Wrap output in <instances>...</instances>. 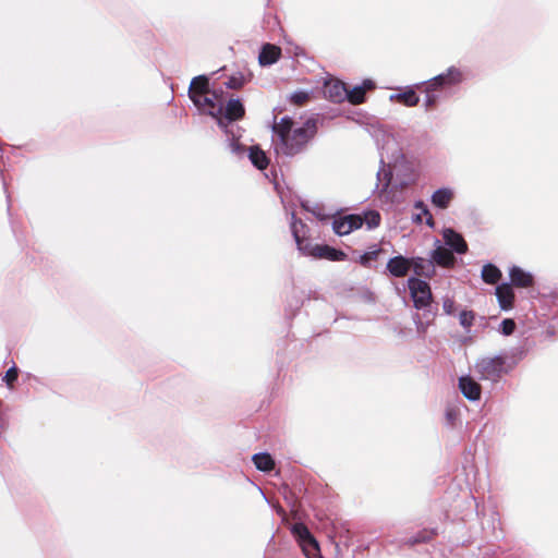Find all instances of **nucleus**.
Here are the masks:
<instances>
[{
  "label": "nucleus",
  "mask_w": 558,
  "mask_h": 558,
  "mask_svg": "<svg viewBox=\"0 0 558 558\" xmlns=\"http://www.w3.org/2000/svg\"><path fill=\"white\" fill-rule=\"evenodd\" d=\"M291 231L296 242L298 248L305 255L312 247L308 235V227L301 219H296L293 216V220L291 222Z\"/></svg>",
  "instance_id": "nucleus-7"
},
{
  "label": "nucleus",
  "mask_w": 558,
  "mask_h": 558,
  "mask_svg": "<svg viewBox=\"0 0 558 558\" xmlns=\"http://www.w3.org/2000/svg\"><path fill=\"white\" fill-rule=\"evenodd\" d=\"M444 312L448 315H452L456 312V302L451 298L444 299L442 302Z\"/></svg>",
  "instance_id": "nucleus-36"
},
{
  "label": "nucleus",
  "mask_w": 558,
  "mask_h": 558,
  "mask_svg": "<svg viewBox=\"0 0 558 558\" xmlns=\"http://www.w3.org/2000/svg\"><path fill=\"white\" fill-rule=\"evenodd\" d=\"M437 535L436 530L434 529H423L420 531L415 536L409 538L405 544L409 546H414L416 544L421 543H427L430 542L435 536Z\"/></svg>",
  "instance_id": "nucleus-27"
},
{
  "label": "nucleus",
  "mask_w": 558,
  "mask_h": 558,
  "mask_svg": "<svg viewBox=\"0 0 558 558\" xmlns=\"http://www.w3.org/2000/svg\"><path fill=\"white\" fill-rule=\"evenodd\" d=\"M411 269V258L402 255L390 258L387 263V270L396 278L405 277Z\"/></svg>",
  "instance_id": "nucleus-11"
},
{
  "label": "nucleus",
  "mask_w": 558,
  "mask_h": 558,
  "mask_svg": "<svg viewBox=\"0 0 558 558\" xmlns=\"http://www.w3.org/2000/svg\"><path fill=\"white\" fill-rule=\"evenodd\" d=\"M496 296L499 303V306L504 311H509L513 307L514 304V292L512 290L511 284L501 283L496 288Z\"/></svg>",
  "instance_id": "nucleus-15"
},
{
  "label": "nucleus",
  "mask_w": 558,
  "mask_h": 558,
  "mask_svg": "<svg viewBox=\"0 0 558 558\" xmlns=\"http://www.w3.org/2000/svg\"><path fill=\"white\" fill-rule=\"evenodd\" d=\"M222 116L229 122L239 121L245 116V108L240 99H230L223 107Z\"/></svg>",
  "instance_id": "nucleus-18"
},
{
  "label": "nucleus",
  "mask_w": 558,
  "mask_h": 558,
  "mask_svg": "<svg viewBox=\"0 0 558 558\" xmlns=\"http://www.w3.org/2000/svg\"><path fill=\"white\" fill-rule=\"evenodd\" d=\"M424 94H426V99H425V107L426 109H433L437 102V95L435 94V92H423Z\"/></svg>",
  "instance_id": "nucleus-37"
},
{
  "label": "nucleus",
  "mask_w": 558,
  "mask_h": 558,
  "mask_svg": "<svg viewBox=\"0 0 558 558\" xmlns=\"http://www.w3.org/2000/svg\"><path fill=\"white\" fill-rule=\"evenodd\" d=\"M292 531H293L294 535L298 536V538L302 543V546H303L304 550L306 551V554H311L312 551L318 550V544H317L316 539L312 536L311 532L304 524H302V523L294 524Z\"/></svg>",
  "instance_id": "nucleus-13"
},
{
  "label": "nucleus",
  "mask_w": 558,
  "mask_h": 558,
  "mask_svg": "<svg viewBox=\"0 0 558 558\" xmlns=\"http://www.w3.org/2000/svg\"><path fill=\"white\" fill-rule=\"evenodd\" d=\"M414 207L418 210V213L415 215L413 220L417 223H421L423 219H425L427 226L434 227V218L427 206L422 201H418L415 203Z\"/></svg>",
  "instance_id": "nucleus-26"
},
{
  "label": "nucleus",
  "mask_w": 558,
  "mask_h": 558,
  "mask_svg": "<svg viewBox=\"0 0 558 558\" xmlns=\"http://www.w3.org/2000/svg\"><path fill=\"white\" fill-rule=\"evenodd\" d=\"M310 93L305 90H298L290 96L291 104L299 107L306 105L310 101Z\"/></svg>",
  "instance_id": "nucleus-30"
},
{
  "label": "nucleus",
  "mask_w": 558,
  "mask_h": 558,
  "mask_svg": "<svg viewBox=\"0 0 558 558\" xmlns=\"http://www.w3.org/2000/svg\"><path fill=\"white\" fill-rule=\"evenodd\" d=\"M463 81V73L460 69L450 66L446 73H441L429 81L417 85L420 92H440L458 85Z\"/></svg>",
  "instance_id": "nucleus-3"
},
{
  "label": "nucleus",
  "mask_w": 558,
  "mask_h": 558,
  "mask_svg": "<svg viewBox=\"0 0 558 558\" xmlns=\"http://www.w3.org/2000/svg\"><path fill=\"white\" fill-rule=\"evenodd\" d=\"M459 388L466 399L471 401H477L481 399L482 387L471 376L460 377Z\"/></svg>",
  "instance_id": "nucleus-12"
},
{
  "label": "nucleus",
  "mask_w": 558,
  "mask_h": 558,
  "mask_svg": "<svg viewBox=\"0 0 558 558\" xmlns=\"http://www.w3.org/2000/svg\"><path fill=\"white\" fill-rule=\"evenodd\" d=\"M408 287L416 310H424L430 305L433 295L426 281L412 277L408 280Z\"/></svg>",
  "instance_id": "nucleus-4"
},
{
  "label": "nucleus",
  "mask_w": 558,
  "mask_h": 558,
  "mask_svg": "<svg viewBox=\"0 0 558 558\" xmlns=\"http://www.w3.org/2000/svg\"><path fill=\"white\" fill-rule=\"evenodd\" d=\"M474 319H475V314L473 311H462L460 313L459 320H460L461 326H463L464 328H470L473 325Z\"/></svg>",
  "instance_id": "nucleus-33"
},
{
  "label": "nucleus",
  "mask_w": 558,
  "mask_h": 558,
  "mask_svg": "<svg viewBox=\"0 0 558 558\" xmlns=\"http://www.w3.org/2000/svg\"><path fill=\"white\" fill-rule=\"evenodd\" d=\"M254 465L257 470L263 472H270L275 469V461L267 452L256 453L252 458Z\"/></svg>",
  "instance_id": "nucleus-24"
},
{
  "label": "nucleus",
  "mask_w": 558,
  "mask_h": 558,
  "mask_svg": "<svg viewBox=\"0 0 558 558\" xmlns=\"http://www.w3.org/2000/svg\"><path fill=\"white\" fill-rule=\"evenodd\" d=\"M8 427V423L7 421L2 417V415L0 414V434L2 432H4Z\"/></svg>",
  "instance_id": "nucleus-40"
},
{
  "label": "nucleus",
  "mask_w": 558,
  "mask_h": 558,
  "mask_svg": "<svg viewBox=\"0 0 558 558\" xmlns=\"http://www.w3.org/2000/svg\"><path fill=\"white\" fill-rule=\"evenodd\" d=\"M363 226V218L361 215H345L335 218L332 221V229L339 235H345Z\"/></svg>",
  "instance_id": "nucleus-6"
},
{
  "label": "nucleus",
  "mask_w": 558,
  "mask_h": 558,
  "mask_svg": "<svg viewBox=\"0 0 558 558\" xmlns=\"http://www.w3.org/2000/svg\"><path fill=\"white\" fill-rule=\"evenodd\" d=\"M474 368L480 375V379L498 381L510 371V365L507 362V356H485L475 363Z\"/></svg>",
  "instance_id": "nucleus-2"
},
{
  "label": "nucleus",
  "mask_w": 558,
  "mask_h": 558,
  "mask_svg": "<svg viewBox=\"0 0 558 558\" xmlns=\"http://www.w3.org/2000/svg\"><path fill=\"white\" fill-rule=\"evenodd\" d=\"M245 77L242 74L232 75L226 82V86L230 89H241L245 84Z\"/></svg>",
  "instance_id": "nucleus-32"
},
{
  "label": "nucleus",
  "mask_w": 558,
  "mask_h": 558,
  "mask_svg": "<svg viewBox=\"0 0 558 558\" xmlns=\"http://www.w3.org/2000/svg\"><path fill=\"white\" fill-rule=\"evenodd\" d=\"M324 96L332 102L340 104L348 97L347 85L337 78H330L325 82Z\"/></svg>",
  "instance_id": "nucleus-8"
},
{
  "label": "nucleus",
  "mask_w": 558,
  "mask_h": 558,
  "mask_svg": "<svg viewBox=\"0 0 558 558\" xmlns=\"http://www.w3.org/2000/svg\"><path fill=\"white\" fill-rule=\"evenodd\" d=\"M209 94V80L205 75L196 76L191 81L189 96L195 106H199L202 97Z\"/></svg>",
  "instance_id": "nucleus-10"
},
{
  "label": "nucleus",
  "mask_w": 558,
  "mask_h": 558,
  "mask_svg": "<svg viewBox=\"0 0 558 558\" xmlns=\"http://www.w3.org/2000/svg\"><path fill=\"white\" fill-rule=\"evenodd\" d=\"M509 276L511 284L517 288H530L534 284L533 276L518 266L510 269Z\"/></svg>",
  "instance_id": "nucleus-20"
},
{
  "label": "nucleus",
  "mask_w": 558,
  "mask_h": 558,
  "mask_svg": "<svg viewBox=\"0 0 558 558\" xmlns=\"http://www.w3.org/2000/svg\"><path fill=\"white\" fill-rule=\"evenodd\" d=\"M432 260L434 266L438 265L445 268H452L456 264V257L449 248L445 246H438L432 253Z\"/></svg>",
  "instance_id": "nucleus-17"
},
{
  "label": "nucleus",
  "mask_w": 558,
  "mask_h": 558,
  "mask_svg": "<svg viewBox=\"0 0 558 558\" xmlns=\"http://www.w3.org/2000/svg\"><path fill=\"white\" fill-rule=\"evenodd\" d=\"M396 99L408 107L416 106L420 100L418 96L413 89H408L403 93L398 94L396 96Z\"/></svg>",
  "instance_id": "nucleus-28"
},
{
  "label": "nucleus",
  "mask_w": 558,
  "mask_h": 558,
  "mask_svg": "<svg viewBox=\"0 0 558 558\" xmlns=\"http://www.w3.org/2000/svg\"><path fill=\"white\" fill-rule=\"evenodd\" d=\"M500 269L494 264H486L482 268V279L485 283L496 284L501 279Z\"/></svg>",
  "instance_id": "nucleus-25"
},
{
  "label": "nucleus",
  "mask_w": 558,
  "mask_h": 558,
  "mask_svg": "<svg viewBox=\"0 0 558 558\" xmlns=\"http://www.w3.org/2000/svg\"><path fill=\"white\" fill-rule=\"evenodd\" d=\"M453 198V193L449 189H439L434 192L432 195V203L441 209H445L449 206L450 202Z\"/></svg>",
  "instance_id": "nucleus-23"
},
{
  "label": "nucleus",
  "mask_w": 558,
  "mask_h": 558,
  "mask_svg": "<svg viewBox=\"0 0 558 558\" xmlns=\"http://www.w3.org/2000/svg\"><path fill=\"white\" fill-rule=\"evenodd\" d=\"M281 56V49L278 46L266 44L263 46L258 61L262 65H270L276 63Z\"/></svg>",
  "instance_id": "nucleus-21"
},
{
  "label": "nucleus",
  "mask_w": 558,
  "mask_h": 558,
  "mask_svg": "<svg viewBox=\"0 0 558 558\" xmlns=\"http://www.w3.org/2000/svg\"><path fill=\"white\" fill-rule=\"evenodd\" d=\"M248 157L252 163L259 170H265L269 165V158L258 146L250 147Z\"/></svg>",
  "instance_id": "nucleus-22"
},
{
  "label": "nucleus",
  "mask_w": 558,
  "mask_h": 558,
  "mask_svg": "<svg viewBox=\"0 0 558 558\" xmlns=\"http://www.w3.org/2000/svg\"><path fill=\"white\" fill-rule=\"evenodd\" d=\"M272 131L276 135L274 140L276 153L293 157L306 148L308 142L315 136L317 128L315 121L311 119L301 126H296L291 118L283 117L275 122Z\"/></svg>",
  "instance_id": "nucleus-1"
},
{
  "label": "nucleus",
  "mask_w": 558,
  "mask_h": 558,
  "mask_svg": "<svg viewBox=\"0 0 558 558\" xmlns=\"http://www.w3.org/2000/svg\"><path fill=\"white\" fill-rule=\"evenodd\" d=\"M428 325H429V322H426V323L423 322L421 319V317L417 315V317H416V328H417L418 332L424 333L426 331Z\"/></svg>",
  "instance_id": "nucleus-38"
},
{
  "label": "nucleus",
  "mask_w": 558,
  "mask_h": 558,
  "mask_svg": "<svg viewBox=\"0 0 558 558\" xmlns=\"http://www.w3.org/2000/svg\"><path fill=\"white\" fill-rule=\"evenodd\" d=\"M222 94L223 92L221 89L210 90L209 95L202 97V104L196 106L198 109L207 110L211 117L219 119L220 123L223 111Z\"/></svg>",
  "instance_id": "nucleus-5"
},
{
  "label": "nucleus",
  "mask_w": 558,
  "mask_h": 558,
  "mask_svg": "<svg viewBox=\"0 0 558 558\" xmlns=\"http://www.w3.org/2000/svg\"><path fill=\"white\" fill-rule=\"evenodd\" d=\"M375 83L372 80H365L362 85L355 86L353 89H348V100L352 105H361L365 101V94L367 90L374 89Z\"/></svg>",
  "instance_id": "nucleus-16"
},
{
  "label": "nucleus",
  "mask_w": 558,
  "mask_h": 558,
  "mask_svg": "<svg viewBox=\"0 0 558 558\" xmlns=\"http://www.w3.org/2000/svg\"><path fill=\"white\" fill-rule=\"evenodd\" d=\"M363 223L365 222L369 229L376 228L380 223V215L376 210H369L362 216Z\"/></svg>",
  "instance_id": "nucleus-29"
},
{
  "label": "nucleus",
  "mask_w": 558,
  "mask_h": 558,
  "mask_svg": "<svg viewBox=\"0 0 558 558\" xmlns=\"http://www.w3.org/2000/svg\"><path fill=\"white\" fill-rule=\"evenodd\" d=\"M501 332L505 335V336H510L514 332L515 330V323L513 319L511 318H506L501 322Z\"/></svg>",
  "instance_id": "nucleus-35"
},
{
  "label": "nucleus",
  "mask_w": 558,
  "mask_h": 558,
  "mask_svg": "<svg viewBox=\"0 0 558 558\" xmlns=\"http://www.w3.org/2000/svg\"><path fill=\"white\" fill-rule=\"evenodd\" d=\"M17 377H19V369L15 366H13L7 371L3 379L7 383V385L10 388H12L14 383L17 380Z\"/></svg>",
  "instance_id": "nucleus-34"
},
{
  "label": "nucleus",
  "mask_w": 558,
  "mask_h": 558,
  "mask_svg": "<svg viewBox=\"0 0 558 558\" xmlns=\"http://www.w3.org/2000/svg\"><path fill=\"white\" fill-rule=\"evenodd\" d=\"M447 420L450 424H453V421L456 418V412L453 410H448L446 413Z\"/></svg>",
  "instance_id": "nucleus-39"
},
{
  "label": "nucleus",
  "mask_w": 558,
  "mask_h": 558,
  "mask_svg": "<svg viewBox=\"0 0 558 558\" xmlns=\"http://www.w3.org/2000/svg\"><path fill=\"white\" fill-rule=\"evenodd\" d=\"M381 253V248H375L369 252H366L360 256V264L364 267H368L369 263L376 260Z\"/></svg>",
  "instance_id": "nucleus-31"
},
{
  "label": "nucleus",
  "mask_w": 558,
  "mask_h": 558,
  "mask_svg": "<svg viewBox=\"0 0 558 558\" xmlns=\"http://www.w3.org/2000/svg\"><path fill=\"white\" fill-rule=\"evenodd\" d=\"M411 268L418 277L432 278L436 274L434 262L423 257H411Z\"/></svg>",
  "instance_id": "nucleus-14"
},
{
  "label": "nucleus",
  "mask_w": 558,
  "mask_h": 558,
  "mask_svg": "<svg viewBox=\"0 0 558 558\" xmlns=\"http://www.w3.org/2000/svg\"><path fill=\"white\" fill-rule=\"evenodd\" d=\"M305 255H310L318 259H328L332 262H340L347 258V254L343 251L337 250L327 244L312 245V247Z\"/></svg>",
  "instance_id": "nucleus-9"
},
{
  "label": "nucleus",
  "mask_w": 558,
  "mask_h": 558,
  "mask_svg": "<svg viewBox=\"0 0 558 558\" xmlns=\"http://www.w3.org/2000/svg\"><path fill=\"white\" fill-rule=\"evenodd\" d=\"M444 240L458 254H465L468 252V244L463 236L452 229L444 231Z\"/></svg>",
  "instance_id": "nucleus-19"
}]
</instances>
